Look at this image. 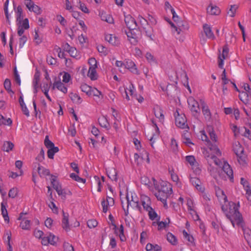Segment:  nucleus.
<instances>
[{
    "instance_id": "obj_1",
    "label": "nucleus",
    "mask_w": 251,
    "mask_h": 251,
    "mask_svg": "<svg viewBox=\"0 0 251 251\" xmlns=\"http://www.w3.org/2000/svg\"><path fill=\"white\" fill-rule=\"evenodd\" d=\"M232 204L233 207V208L229 209V213L227 214L226 216L227 218L229 219L233 226H234L235 222H236L238 226L243 228L244 223L242 215L238 211V207L236 204L233 202H232Z\"/></svg>"
},
{
    "instance_id": "obj_2",
    "label": "nucleus",
    "mask_w": 251,
    "mask_h": 251,
    "mask_svg": "<svg viewBox=\"0 0 251 251\" xmlns=\"http://www.w3.org/2000/svg\"><path fill=\"white\" fill-rule=\"evenodd\" d=\"M154 180V185L155 189L157 190V192L155 193V196L158 200L161 201H165L167 200L168 197L172 194V189L168 188L164 185L159 186L155 183V180Z\"/></svg>"
},
{
    "instance_id": "obj_3",
    "label": "nucleus",
    "mask_w": 251,
    "mask_h": 251,
    "mask_svg": "<svg viewBox=\"0 0 251 251\" xmlns=\"http://www.w3.org/2000/svg\"><path fill=\"white\" fill-rule=\"evenodd\" d=\"M126 208H125L124 202L123 201H122V207L124 210L125 211L126 216H127L128 214V209L129 207H130V209L134 207H136L138 210H140L141 207L139 205L138 201L137 198H135L134 199L133 196H131V198L130 199L128 196L127 195L126 196Z\"/></svg>"
},
{
    "instance_id": "obj_4",
    "label": "nucleus",
    "mask_w": 251,
    "mask_h": 251,
    "mask_svg": "<svg viewBox=\"0 0 251 251\" xmlns=\"http://www.w3.org/2000/svg\"><path fill=\"white\" fill-rule=\"evenodd\" d=\"M188 106L192 112L195 115L200 112L199 104L194 98L189 97L187 100Z\"/></svg>"
},
{
    "instance_id": "obj_5",
    "label": "nucleus",
    "mask_w": 251,
    "mask_h": 251,
    "mask_svg": "<svg viewBox=\"0 0 251 251\" xmlns=\"http://www.w3.org/2000/svg\"><path fill=\"white\" fill-rule=\"evenodd\" d=\"M176 112L177 113V115L176 116L175 120L176 126L181 128L188 127L187 125L186 124V119L185 115L183 114H179L177 110H176Z\"/></svg>"
},
{
    "instance_id": "obj_6",
    "label": "nucleus",
    "mask_w": 251,
    "mask_h": 251,
    "mask_svg": "<svg viewBox=\"0 0 251 251\" xmlns=\"http://www.w3.org/2000/svg\"><path fill=\"white\" fill-rule=\"evenodd\" d=\"M125 22L128 29H134L137 26V23L135 19L130 15L125 16Z\"/></svg>"
},
{
    "instance_id": "obj_7",
    "label": "nucleus",
    "mask_w": 251,
    "mask_h": 251,
    "mask_svg": "<svg viewBox=\"0 0 251 251\" xmlns=\"http://www.w3.org/2000/svg\"><path fill=\"white\" fill-rule=\"evenodd\" d=\"M228 49L226 46H224L223 48V52L222 55L220 54L218 56V66L220 68H223L224 64V60L227 56Z\"/></svg>"
},
{
    "instance_id": "obj_8",
    "label": "nucleus",
    "mask_w": 251,
    "mask_h": 251,
    "mask_svg": "<svg viewBox=\"0 0 251 251\" xmlns=\"http://www.w3.org/2000/svg\"><path fill=\"white\" fill-rule=\"evenodd\" d=\"M124 67L125 68L129 70L131 73L138 75L139 73L136 67L135 63L131 60H128L124 63Z\"/></svg>"
},
{
    "instance_id": "obj_9",
    "label": "nucleus",
    "mask_w": 251,
    "mask_h": 251,
    "mask_svg": "<svg viewBox=\"0 0 251 251\" xmlns=\"http://www.w3.org/2000/svg\"><path fill=\"white\" fill-rule=\"evenodd\" d=\"M223 170L227 175L231 182L233 181V171L230 165L227 163L225 162L223 166Z\"/></svg>"
},
{
    "instance_id": "obj_10",
    "label": "nucleus",
    "mask_w": 251,
    "mask_h": 251,
    "mask_svg": "<svg viewBox=\"0 0 251 251\" xmlns=\"http://www.w3.org/2000/svg\"><path fill=\"white\" fill-rule=\"evenodd\" d=\"M114 204V200L113 198L107 196L106 201L103 200L101 202V205L102 206V211L104 213H106L108 210V205H113Z\"/></svg>"
},
{
    "instance_id": "obj_11",
    "label": "nucleus",
    "mask_w": 251,
    "mask_h": 251,
    "mask_svg": "<svg viewBox=\"0 0 251 251\" xmlns=\"http://www.w3.org/2000/svg\"><path fill=\"white\" fill-rule=\"evenodd\" d=\"M105 39L110 44L114 46H118L120 44V40L118 38L112 34L106 35Z\"/></svg>"
},
{
    "instance_id": "obj_12",
    "label": "nucleus",
    "mask_w": 251,
    "mask_h": 251,
    "mask_svg": "<svg viewBox=\"0 0 251 251\" xmlns=\"http://www.w3.org/2000/svg\"><path fill=\"white\" fill-rule=\"evenodd\" d=\"M108 177L112 180L116 181L117 180V172L114 167H109L106 170Z\"/></svg>"
},
{
    "instance_id": "obj_13",
    "label": "nucleus",
    "mask_w": 251,
    "mask_h": 251,
    "mask_svg": "<svg viewBox=\"0 0 251 251\" xmlns=\"http://www.w3.org/2000/svg\"><path fill=\"white\" fill-rule=\"evenodd\" d=\"M62 213L63 218L62 222V226L63 229L68 231L70 229L69 224V214L68 213H65L63 210L62 211Z\"/></svg>"
},
{
    "instance_id": "obj_14",
    "label": "nucleus",
    "mask_w": 251,
    "mask_h": 251,
    "mask_svg": "<svg viewBox=\"0 0 251 251\" xmlns=\"http://www.w3.org/2000/svg\"><path fill=\"white\" fill-rule=\"evenodd\" d=\"M203 31L206 35V36L212 40L215 39V36L214 35L212 31L211 28L209 25L207 24H204L203 25Z\"/></svg>"
},
{
    "instance_id": "obj_15",
    "label": "nucleus",
    "mask_w": 251,
    "mask_h": 251,
    "mask_svg": "<svg viewBox=\"0 0 251 251\" xmlns=\"http://www.w3.org/2000/svg\"><path fill=\"white\" fill-rule=\"evenodd\" d=\"M233 151L236 155L242 154L244 152V149L239 142H235L233 145Z\"/></svg>"
},
{
    "instance_id": "obj_16",
    "label": "nucleus",
    "mask_w": 251,
    "mask_h": 251,
    "mask_svg": "<svg viewBox=\"0 0 251 251\" xmlns=\"http://www.w3.org/2000/svg\"><path fill=\"white\" fill-rule=\"evenodd\" d=\"M56 176L51 175L50 181L53 188L57 192L59 191L62 188L59 183L56 180Z\"/></svg>"
},
{
    "instance_id": "obj_17",
    "label": "nucleus",
    "mask_w": 251,
    "mask_h": 251,
    "mask_svg": "<svg viewBox=\"0 0 251 251\" xmlns=\"http://www.w3.org/2000/svg\"><path fill=\"white\" fill-rule=\"evenodd\" d=\"M37 172L39 175L40 177L45 176H46L50 175V172L49 170L46 169L45 168L41 166L39 164H38V166L37 168ZM51 175H50L51 176Z\"/></svg>"
},
{
    "instance_id": "obj_18",
    "label": "nucleus",
    "mask_w": 251,
    "mask_h": 251,
    "mask_svg": "<svg viewBox=\"0 0 251 251\" xmlns=\"http://www.w3.org/2000/svg\"><path fill=\"white\" fill-rule=\"evenodd\" d=\"M207 11L210 14L214 15H218L221 12V10L218 6H213L211 4L207 8Z\"/></svg>"
},
{
    "instance_id": "obj_19",
    "label": "nucleus",
    "mask_w": 251,
    "mask_h": 251,
    "mask_svg": "<svg viewBox=\"0 0 251 251\" xmlns=\"http://www.w3.org/2000/svg\"><path fill=\"white\" fill-rule=\"evenodd\" d=\"M153 110L155 116L158 118L160 121H163L164 119V116L162 110L159 107L154 108Z\"/></svg>"
},
{
    "instance_id": "obj_20",
    "label": "nucleus",
    "mask_w": 251,
    "mask_h": 251,
    "mask_svg": "<svg viewBox=\"0 0 251 251\" xmlns=\"http://www.w3.org/2000/svg\"><path fill=\"white\" fill-rule=\"evenodd\" d=\"M242 229L244 232V237L249 244H251V230L248 228H245L244 225Z\"/></svg>"
},
{
    "instance_id": "obj_21",
    "label": "nucleus",
    "mask_w": 251,
    "mask_h": 251,
    "mask_svg": "<svg viewBox=\"0 0 251 251\" xmlns=\"http://www.w3.org/2000/svg\"><path fill=\"white\" fill-rule=\"evenodd\" d=\"M7 205V202H6L5 203L3 202H1V214L2 215V216L3 217L4 220L5 221L9 222V219L8 215V212L6 208V206Z\"/></svg>"
},
{
    "instance_id": "obj_22",
    "label": "nucleus",
    "mask_w": 251,
    "mask_h": 251,
    "mask_svg": "<svg viewBox=\"0 0 251 251\" xmlns=\"http://www.w3.org/2000/svg\"><path fill=\"white\" fill-rule=\"evenodd\" d=\"M146 249L147 251H160L162 248L157 244L153 245L151 243H148L146 245Z\"/></svg>"
},
{
    "instance_id": "obj_23",
    "label": "nucleus",
    "mask_w": 251,
    "mask_h": 251,
    "mask_svg": "<svg viewBox=\"0 0 251 251\" xmlns=\"http://www.w3.org/2000/svg\"><path fill=\"white\" fill-rule=\"evenodd\" d=\"M55 87L64 93H66L67 92V88L65 86L64 84L60 81L55 82L53 86L52 87V89H54Z\"/></svg>"
},
{
    "instance_id": "obj_24",
    "label": "nucleus",
    "mask_w": 251,
    "mask_h": 251,
    "mask_svg": "<svg viewBox=\"0 0 251 251\" xmlns=\"http://www.w3.org/2000/svg\"><path fill=\"white\" fill-rule=\"evenodd\" d=\"M202 112L206 118L210 119L211 118V113L208 106L205 104L204 101L202 103Z\"/></svg>"
},
{
    "instance_id": "obj_25",
    "label": "nucleus",
    "mask_w": 251,
    "mask_h": 251,
    "mask_svg": "<svg viewBox=\"0 0 251 251\" xmlns=\"http://www.w3.org/2000/svg\"><path fill=\"white\" fill-rule=\"evenodd\" d=\"M14 148V144L10 141H5L2 147V150L4 151L9 152Z\"/></svg>"
},
{
    "instance_id": "obj_26",
    "label": "nucleus",
    "mask_w": 251,
    "mask_h": 251,
    "mask_svg": "<svg viewBox=\"0 0 251 251\" xmlns=\"http://www.w3.org/2000/svg\"><path fill=\"white\" fill-rule=\"evenodd\" d=\"M100 18L102 21H105L109 24H112L114 22L112 17L109 14H106L105 13L102 12L100 15Z\"/></svg>"
},
{
    "instance_id": "obj_27",
    "label": "nucleus",
    "mask_w": 251,
    "mask_h": 251,
    "mask_svg": "<svg viewBox=\"0 0 251 251\" xmlns=\"http://www.w3.org/2000/svg\"><path fill=\"white\" fill-rule=\"evenodd\" d=\"M81 90L82 92L85 93L88 96H90L92 95V88L84 83L81 85Z\"/></svg>"
},
{
    "instance_id": "obj_28",
    "label": "nucleus",
    "mask_w": 251,
    "mask_h": 251,
    "mask_svg": "<svg viewBox=\"0 0 251 251\" xmlns=\"http://www.w3.org/2000/svg\"><path fill=\"white\" fill-rule=\"evenodd\" d=\"M96 68L95 67H90L88 72V76L91 80H96L97 79L96 76Z\"/></svg>"
},
{
    "instance_id": "obj_29",
    "label": "nucleus",
    "mask_w": 251,
    "mask_h": 251,
    "mask_svg": "<svg viewBox=\"0 0 251 251\" xmlns=\"http://www.w3.org/2000/svg\"><path fill=\"white\" fill-rule=\"evenodd\" d=\"M144 29L146 34V35L149 37L151 40H153L154 35L153 34L152 28L147 25V26L144 27Z\"/></svg>"
},
{
    "instance_id": "obj_30",
    "label": "nucleus",
    "mask_w": 251,
    "mask_h": 251,
    "mask_svg": "<svg viewBox=\"0 0 251 251\" xmlns=\"http://www.w3.org/2000/svg\"><path fill=\"white\" fill-rule=\"evenodd\" d=\"M69 97L74 103L79 104L82 101L81 98L76 93H71Z\"/></svg>"
},
{
    "instance_id": "obj_31",
    "label": "nucleus",
    "mask_w": 251,
    "mask_h": 251,
    "mask_svg": "<svg viewBox=\"0 0 251 251\" xmlns=\"http://www.w3.org/2000/svg\"><path fill=\"white\" fill-rule=\"evenodd\" d=\"M151 201L149 197H146L144 200L142 201V204L146 211H148L149 210H152V208L150 206Z\"/></svg>"
},
{
    "instance_id": "obj_32",
    "label": "nucleus",
    "mask_w": 251,
    "mask_h": 251,
    "mask_svg": "<svg viewBox=\"0 0 251 251\" xmlns=\"http://www.w3.org/2000/svg\"><path fill=\"white\" fill-rule=\"evenodd\" d=\"M249 95H250L248 92L243 91L240 93L239 98L242 101L246 103L248 102Z\"/></svg>"
},
{
    "instance_id": "obj_33",
    "label": "nucleus",
    "mask_w": 251,
    "mask_h": 251,
    "mask_svg": "<svg viewBox=\"0 0 251 251\" xmlns=\"http://www.w3.org/2000/svg\"><path fill=\"white\" fill-rule=\"evenodd\" d=\"M237 157L238 161L240 165L243 166L246 164L247 156L244 153V152L241 154H239L238 156H237Z\"/></svg>"
},
{
    "instance_id": "obj_34",
    "label": "nucleus",
    "mask_w": 251,
    "mask_h": 251,
    "mask_svg": "<svg viewBox=\"0 0 251 251\" xmlns=\"http://www.w3.org/2000/svg\"><path fill=\"white\" fill-rule=\"evenodd\" d=\"M190 181L194 186H195L197 189H199L201 191H203L199 185V183H200V180L198 178L196 177H191L190 179Z\"/></svg>"
},
{
    "instance_id": "obj_35",
    "label": "nucleus",
    "mask_w": 251,
    "mask_h": 251,
    "mask_svg": "<svg viewBox=\"0 0 251 251\" xmlns=\"http://www.w3.org/2000/svg\"><path fill=\"white\" fill-rule=\"evenodd\" d=\"M40 80V73L38 72H36L34 76L33 80V85L35 90V93L37 92V88L38 87V84Z\"/></svg>"
},
{
    "instance_id": "obj_36",
    "label": "nucleus",
    "mask_w": 251,
    "mask_h": 251,
    "mask_svg": "<svg viewBox=\"0 0 251 251\" xmlns=\"http://www.w3.org/2000/svg\"><path fill=\"white\" fill-rule=\"evenodd\" d=\"M167 240L172 245H175L177 243V239L176 237L171 233L169 232L167 234Z\"/></svg>"
},
{
    "instance_id": "obj_37",
    "label": "nucleus",
    "mask_w": 251,
    "mask_h": 251,
    "mask_svg": "<svg viewBox=\"0 0 251 251\" xmlns=\"http://www.w3.org/2000/svg\"><path fill=\"white\" fill-rule=\"evenodd\" d=\"M17 21H18L20 24L21 23L22 20L23 19V9L21 6H18L17 7Z\"/></svg>"
},
{
    "instance_id": "obj_38",
    "label": "nucleus",
    "mask_w": 251,
    "mask_h": 251,
    "mask_svg": "<svg viewBox=\"0 0 251 251\" xmlns=\"http://www.w3.org/2000/svg\"><path fill=\"white\" fill-rule=\"evenodd\" d=\"M30 221L28 220H23L20 226L23 229H29L30 227Z\"/></svg>"
},
{
    "instance_id": "obj_39",
    "label": "nucleus",
    "mask_w": 251,
    "mask_h": 251,
    "mask_svg": "<svg viewBox=\"0 0 251 251\" xmlns=\"http://www.w3.org/2000/svg\"><path fill=\"white\" fill-rule=\"evenodd\" d=\"M18 193V189L17 188H14V187L12 188L9 191L8 197L9 198L14 199L17 196Z\"/></svg>"
},
{
    "instance_id": "obj_40",
    "label": "nucleus",
    "mask_w": 251,
    "mask_h": 251,
    "mask_svg": "<svg viewBox=\"0 0 251 251\" xmlns=\"http://www.w3.org/2000/svg\"><path fill=\"white\" fill-rule=\"evenodd\" d=\"M98 122H99V125L101 127L108 128V127L107 126V125L108 124L107 120L105 117H102L101 118H99Z\"/></svg>"
},
{
    "instance_id": "obj_41",
    "label": "nucleus",
    "mask_w": 251,
    "mask_h": 251,
    "mask_svg": "<svg viewBox=\"0 0 251 251\" xmlns=\"http://www.w3.org/2000/svg\"><path fill=\"white\" fill-rule=\"evenodd\" d=\"M171 148L172 151L174 152H176L178 151V145L176 140L174 138L171 139Z\"/></svg>"
},
{
    "instance_id": "obj_42",
    "label": "nucleus",
    "mask_w": 251,
    "mask_h": 251,
    "mask_svg": "<svg viewBox=\"0 0 251 251\" xmlns=\"http://www.w3.org/2000/svg\"><path fill=\"white\" fill-rule=\"evenodd\" d=\"M92 95H93L94 96L98 97L100 99H102L103 98V95L102 94L101 92L95 88H92Z\"/></svg>"
},
{
    "instance_id": "obj_43",
    "label": "nucleus",
    "mask_w": 251,
    "mask_h": 251,
    "mask_svg": "<svg viewBox=\"0 0 251 251\" xmlns=\"http://www.w3.org/2000/svg\"><path fill=\"white\" fill-rule=\"evenodd\" d=\"M87 226L90 228H92L96 227L98 226V223L95 219L89 220L87 222Z\"/></svg>"
},
{
    "instance_id": "obj_44",
    "label": "nucleus",
    "mask_w": 251,
    "mask_h": 251,
    "mask_svg": "<svg viewBox=\"0 0 251 251\" xmlns=\"http://www.w3.org/2000/svg\"><path fill=\"white\" fill-rule=\"evenodd\" d=\"M119 231H120L119 237L120 238V240L122 242L125 241L126 240V237L124 233V226L123 225H121L120 226Z\"/></svg>"
},
{
    "instance_id": "obj_45",
    "label": "nucleus",
    "mask_w": 251,
    "mask_h": 251,
    "mask_svg": "<svg viewBox=\"0 0 251 251\" xmlns=\"http://www.w3.org/2000/svg\"><path fill=\"white\" fill-rule=\"evenodd\" d=\"M44 144L45 146L48 149L51 148L54 145V144L49 140L48 136H46Z\"/></svg>"
},
{
    "instance_id": "obj_46",
    "label": "nucleus",
    "mask_w": 251,
    "mask_h": 251,
    "mask_svg": "<svg viewBox=\"0 0 251 251\" xmlns=\"http://www.w3.org/2000/svg\"><path fill=\"white\" fill-rule=\"evenodd\" d=\"M238 7L235 5H231L230 9L228 12V14H229L230 16L231 17H233L235 16V14L237 9Z\"/></svg>"
},
{
    "instance_id": "obj_47",
    "label": "nucleus",
    "mask_w": 251,
    "mask_h": 251,
    "mask_svg": "<svg viewBox=\"0 0 251 251\" xmlns=\"http://www.w3.org/2000/svg\"><path fill=\"white\" fill-rule=\"evenodd\" d=\"M64 251H74V247L69 243L65 242L63 244Z\"/></svg>"
},
{
    "instance_id": "obj_48",
    "label": "nucleus",
    "mask_w": 251,
    "mask_h": 251,
    "mask_svg": "<svg viewBox=\"0 0 251 251\" xmlns=\"http://www.w3.org/2000/svg\"><path fill=\"white\" fill-rule=\"evenodd\" d=\"M146 57L149 62L150 63H156V60L154 56L150 52H147L146 54Z\"/></svg>"
},
{
    "instance_id": "obj_49",
    "label": "nucleus",
    "mask_w": 251,
    "mask_h": 251,
    "mask_svg": "<svg viewBox=\"0 0 251 251\" xmlns=\"http://www.w3.org/2000/svg\"><path fill=\"white\" fill-rule=\"evenodd\" d=\"M45 157V153L43 149H42L40 151V153L36 157V160H38L39 162H41L43 161Z\"/></svg>"
},
{
    "instance_id": "obj_50",
    "label": "nucleus",
    "mask_w": 251,
    "mask_h": 251,
    "mask_svg": "<svg viewBox=\"0 0 251 251\" xmlns=\"http://www.w3.org/2000/svg\"><path fill=\"white\" fill-rule=\"evenodd\" d=\"M210 158L214 162V163L217 165V166H220L221 164V162L220 161V159L218 158L216 156L214 155H212L211 156H207V158Z\"/></svg>"
},
{
    "instance_id": "obj_51",
    "label": "nucleus",
    "mask_w": 251,
    "mask_h": 251,
    "mask_svg": "<svg viewBox=\"0 0 251 251\" xmlns=\"http://www.w3.org/2000/svg\"><path fill=\"white\" fill-rule=\"evenodd\" d=\"M4 86L8 91H11L13 93L11 89V81L9 79H6L4 82Z\"/></svg>"
},
{
    "instance_id": "obj_52",
    "label": "nucleus",
    "mask_w": 251,
    "mask_h": 251,
    "mask_svg": "<svg viewBox=\"0 0 251 251\" xmlns=\"http://www.w3.org/2000/svg\"><path fill=\"white\" fill-rule=\"evenodd\" d=\"M148 212L149 216L150 219H151V220H154L157 217V213L155 212L154 210H153L152 208V210H149L148 211Z\"/></svg>"
},
{
    "instance_id": "obj_53",
    "label": "nucleus",
    "mask_w": 251,
    "mask_h": 251,
    "mask_svg": "<svg viewBox=\"0 0 251 251\" xmlns=\"http://www.w3.org/2000/svg\"><path fill=\"white\" fill-rule=\"evenodd\" d=\"M133 159H134V160H133L134 163H135L137 166H139L141 163V162H140L139 161V160L140 159L141 161H142L143 160L142 158L140 159V156L138 155V154L137 153H134Z\"/></svg>"
},
{
    "instance_id": "obj_54",
    "label": "nucleus",
    "mask_w": 251,
    "mask_h": 251,
    "mask_svg": "<svg viewBox=\"0 0 251 251\" xmlns=\"http://www.w3.org/2000/svg\"><path fill=\"white\" fill-rule=\"evenodd\" d=\"M14 75L15 80L17 84H18L19 85H20L21 80H20L19 75L18 74V72L17 71L16 67L14 68Z\"/></svg>"
},
{
    "instance_id": "obj_55",
    "label": "nucleus",
    "mask_w": 251,
    "mask_h": 251,
    "mask_svg": "<svg viewBox=\"0 0 251 251\" xmlns=\"http://www.w3.org/2000/svg\"><path fill=\"white\" fill-rule=\"evenodd\" d=\"M98 50L99 52L103 53L104 55L107 54V49L103 45H100L97 47Z\"/></svg>"
},
{
    "instance_id": "obj_56",
    "label": "nucleus",
    "mask_w": 251,
    "mask_h": 251,
    "mask_svg": "<svg viewBox=\"0 0 251 251\" xmlns=\"http://www.w3.org/2000/svg\"><path fill=\"white\" fill-rule=\"evenodd\" d=\"M78 3L79 4V8L80 9L83 11V12L85 13H88L89 10L85 4L82 3L80 0L78 1Z\"/></svg>"
},
{
    "instance_id": "obj_57",
    "label": "nucleus",
    "mask_w": 251,
    "mask_h": 251,
    "mask_svg": "<svg viewBox=\"0 0 251 251\" xmlns=\"http://www.w3.org/2000/svg\"><path fill=\"white\" fill-rule=\"evenodd\" d=\"M183 234L185 238H186L189 242L192 243L194 241L193 237L189 235L186 231L183 230Z\"/></svg>"
},
{
    "instance_id": "obj_58",
    "label": "nucleus",
    "mask_w": 251,
    "mask_h": 251,
    "mask_svg": "<svg viewBox=\"0 0 251 251\" xmlns=\"http://www.w3.org/2000/svg\"><path fill=\"white\" fill-rule=\"evenodd\" d=\"M70 54L71 56L73 57H75L77 56V50L75 48L72 47L69 50H68V52Z\"/></svg>"
},
{
    "instance_id": "obj_59",
    "label": "nucleus",
    "mask_w": 251,
    "mask_h": 251,
    "mask_svg": "<svg viewBox=\"0 0 251 251\" xmlns=\"http://www.w3.org/2000/svg\"><path fill=\"white\" fill-rule=\"evenodd\" d=\"M38 32V29L35 30V35H34V39L37 45L39 44L42 42L41 39L39 38Z\"/></svg>"
},
{
    "instance_id": "obj_60",
    "label": "nucleus",
    "mask_w": 251,
    "mask_h": 251,
    "mask_svg": "<svg viewBox=\"0 0 251 251\" xmlns=\"http://www.w3.org/2000/svg\"><path fill=\"white\" fill-rule=\"evenodd\" d=\"M25 4L29 10L31 11V8L34 5V2L31 0H25Z\"/></svg>"
},
{
    "instance_id": "obj_61",
    "label": "nucleus",
    "mask_w": 251,
    "mask_h": 251,
    "mask_svg": "<svg viewBox=\"0 0 251 251\" xmlns=\"http://www.w3.org/2000/svg\"><path fill=\"white\" fill-rule=\"evenodd\" d=\"M27 38L25 35L23 36L19 39V46L20 48H22L25 43L26 42Z\"/></svg>"
},
{
    "instance_id": "obj_62",
    "label": "nucleus",
    "mask_w": 251,
    "mask_h": 251,
    "mask_svg": "<svg viewBox=\"0 0 251 251\" xmlns=\"http://www.w3.org/2000/svg\"><path fill=\"white\" fill-rule=\"evenodd\" d=\"M50 242H51V241H50V238L49 236L43 238L41 242L42 244L44 246L48 245Z\"/></svg>"
},
{
    "instance_id": "obj_63",
    "label": "nucleus",
    "mask_w": 251,
    "mask_h": 251,
    "mask_svg": "<svg viewBox=\"0 0 251 251\" xmlns=\"http://www.w3.org/2000/svg\"><path fill=\"white\" fill-rule=\"evenodd\" d=\"M31 11L34 12L37 14H40L41 12V9L38 5L34 4L31 8Z\"/></svg>"
},
{
    "instance_id": "obj_64",
    "label": "nucleus",
    "mask_w": 251,
    "mask_h": 251,
    "mask_svg": "<svg viewBox=\"0 0 251 251\" xmlns=\"http://www.w3.org/2000/svg\"><path fill=\"white\" fill-rule=\"evenodd\" d=\"M47 62L49 65H53L56 63V60L52 56H50L47 58Z\"/></svg>"
}]
</instances>
